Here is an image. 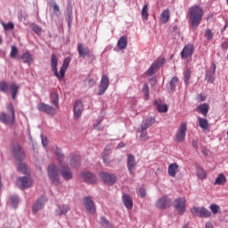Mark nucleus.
<instances>
[{
  "instance_id": "obj_6",
  "label": "nucleus",
  "mask_w": 228,
  "mask_h": 228,
  "mask_svg": "<svg viewBox=\"0 0 228 228\" xmlns=\"http://www.w3.org/2000/svg\"><path fill=\"white\" fill-rule=\"evenodd\" d=\"M167 59L165 57H159L148 69L146 71V74L148 76H154L156 74V70L159 69H161L163 67L164 63H166Z\"/></svg>"
},
{
  "instance_id": "obj_33",
  "label": "nucleus",
  "mask_w": 228,
  "mask_h": 228,
  "mask_svg": "<svg viewBox=\"0 0 228 228\" xmlns=\"http://www.w3.org/2000/svg\"><path fill=\"white\" fill-rule=\"evenodd\" d=\"M154 104L157 106L159 113H167V111H168V106L167 104H159L158 100L154 101Z\"/></svg>"
},
{
  "instance_id": "obj_61",
  "label": "nucleus",
  "mask_w": 228,
  "mask_h": 228,
  "mask_svg": "<svg viewBox=\"0 0 228 228\" xmlns=\"http://www.w3.org/2000/svg\"><path fill=\"white\" fill-rule=\"evenodd\" d=\"M139 191L142 198L145 197L146 193H145V189L143 187H141L139 189Z\"/></svg>"
},
{
  "instance_id": "obj_57",
  "label": "nucleus",
  "mask_w": 228,
  "mask_h": 228,
  "mask_svg": "<svg viewBox=\"0 0 228 228\" xmlns=\"http://www.w3.org/2000/svg\"><path fill=\"white\" fill-rule=\"evenodd\" d=\"M197 177H199V179H206V177H208V175L206 174V172H199L197 173Z\"/></svg>"
},
{
  "instance_id": "obj_48",
  "label": "nucleus",
  "mask_w": 228,
  "mask_h": 228,
  "mask_svg": "<svg viewBox=\"0 0 228 228\" xmlns=\"http://www.w3.org/2000/svg\"><path fill=\"white\" fill-rule=\"evenodd\" d=\"M32 31H34L36 35H40V33H42V27L32 23Z\"/></svg>"
},
{
  "instance_id": "obj_64",
  "label": "nucleus",
  "mask_w": 228,
  "mask_h": 228,
  "mask_svg": "<svg viewBox=\"0 0 228 228\" xmlns=\"http://www.w3.org/2000/svg\"><path fill=\"white\" fill-rule=\"evenodd\" d=\"M205 228H213V224H211L210 222H208V223L205 224Z\"/></svg>"
},
{
  "instance_id": "obj_31",
  "label": "nucleus",
  "mask_w": 228,
  "mask_h": 228,
  "mask_svg": "<svg viewBox=\"0 0 228 228\" xmlns=\"http://www.w3.org/2000/svg\"><path fill=\"white\" fill-rule=\"evenodd\" d=\"M183 77L185 86H190V80L191 79V69L190 68H187L183 72Z\"/></svg>"
},
{
  "instance_id": "obj_62",
  "label": "nucleus",
  "mask_w": 228,
  "mask_h": 228,
  "mask_svg": "<svg viewBox=\"0 0 228 228\" xmlns=\"http://www.w3.org/2000/svg\"><path fill=\"white\" fill-rule=\"evenodd\" d=\"M61 172H70V168L69 167V166H64Z\"/></svg>"
},
{
  "instance_id": "obj_19",
  "label": "nucleus",
  "mask_w": 228,
  "mask_h": 228,
  "mask_svg": "<svg viewBox=\"0 0 228 228\" xmlns=\"http://www.w3.org/2000/svg\"><path fill=\"white\" fill-rule=\"evenodd\" d=\"M81 177L85 183H88L89 184H95L97 183V177L92 172L81 173Z\"/></svg>"
},
{
  "instance_id": "obj_17",
  "label": "nucleus",
  "mask_w": 228,
  "mask_h": 228,
  "mask_svg": "<svg viewBox=\"0 0 228 228\" xmlns=\"http://www.w3.org/2000/svg\"><path fill=\"white\" fill-rule=\"evenodd\" d=\"M172 206V200L167 197H162L159 199L156 202V207L158 209H167Z\"/></svg>"
},
{
  "instance_id": "obj_3",
  "label": "nucleus",
  "mask_w": 228,
  "mask_h": 228,
  "mask_svg": "<svg viewBox=\"0 0 228 228\" xmlns=\"http://www.w3.org/2000/svg\"><path fill=\"white\" fill-rule=\"evenodd\" d=\"M202 17H204V10L200 5H193L189 9V19L191 21V28L193 31H197L199 26H200Z\"/></svg>"
},
{
  "instance_id": "obj_27",
  "label": "nucleus",
  "mask_w": 228,
  "mask_h": 228,
  "mask_svg": "<svg viewBox=\"0 0 228 228\" xmlns=\"http://www.w3.org/2000/svg\"><path fill=\"white\" fill-rule=\"evenodd\" d=\"M102 158L103 159V163L108 167L110 163H111V159H110V146H105L104 151L102 154Z\"/></svg>"
},
{
  "instance_id": "obj_28",
  "label": "nucleus",
  "mask_w": 228,
  "mask_h": 228,
  "mask_svg": "<svg viewBox=\"0 0 228 228\" xmlns=\"http://www.w3.org/2000/svg\"><path fill=\"white\" fill-rule=\"evenodd\" d=\"M136 166V160L134 159V156L133 154H129L127 156V168L129 172H133L134 170V167Z\"/></svg>"
},
{
  "instance_id": "obj_12",
  "label": "nucleus",
  "mask_w": 228,
  "mask_h": 228,
  "mask_svg": "<svg viewBox=\"0 0 228 228\" xmlns=\"http://www.w3.org/2000/svg\"><path fill=\"white\" fill-rule=\"evenodd\" d=\"M174 208L178 211L179 215H184L186 211V199L177 198L174 200Z\"/></svg>"
},
{
  "instance_id": "obj_53",
  "label": "nucleus",
  "mask_w": 228,
  "mask_h": 228,
  "mask_svg": "<svg viewBox=\"0 0 228 228\" xmlns=\"http://www.w3.org/2000/svg\"><path fill=\"white\" fill-rule=\"evenodd\" d=\"M66 20L68 21V28H72V20H74V18L72 17V14H67Z\"/></svg>"
},
{
  "instance_id": "obj_22",
  "label": "nucleus",
  "mask_w": 228,
  "mask_h": 228,
  "mask_svg": "<svg viewBox=\"0 0 228 228\" xmlns=\"http://www.w3.org/2000/svg\"><path fill=\"white\" fill-rule=\"evenodd\" d=\"M69 165L72 167V168H77V167L81 165V156L71 155Z\"/></svg>"
},
{
  "instance_id": "obj_63",
  "label": "nucleus",
  "mask_w": 228,
  "mask_h": 228,
  "mask_svg": "<svg viewBox=\"0 0 228 228\" xmlns=\"http://www.w3.org/2000/svg\"><path fill=\"white\" fill-rule=\"evenodd\" d=\"M199 100L200 102H204V101H206V96L202 95V94H200L199 95Z\"/></svg>"
},
{
  "instance_id": "obj_42",
  "label": "nucleus",
  "mask_w": 228,
  "mask_h": 228,
  "mask_svg": "<svg viewBox=\"0 0 228 228\" xmlns=\"http://www.w3.org/2000/svg\"><path fill=\"white\" fill-rule=\"evenodd\" d=\"M100 224L103 228H113L111 223L102 216L100 217Z\"/></svg>"
},
{
  "instance_id": "obj_34",
  "label": "nucleus",
  "mask_w": 228,
  "mask_h": 228,
  "mask_svg": "<svg viewBox=\"0 0 228 228\" xmlns=\"http://www.w3.org/2000/svg\"><path fill=\"white\" fill-rule=\"evenodd\" d=\"M20 58L23 61V63H27L28 65H31V63H33V57H31V53H29V52L24 53Z\"/></svg>"
},
{
  "instance_id": "obj_36",
  "label": "nucleus",
  "mask_w": 228,
  "mask_h": 228,
  "mask_svg": "<svg viewBox=\"0 0 228 228\" xmlns=\"http://www.w3.org/2000/svg\"><path fill=\"white\" fill-rule=\"evenodd\" d=\"M170 19V12L168 10H164L160 14V20L163 24H167Z\"/></svg>"
},
{
  "instance_id": "obj_7",
  "label": "nucleus",
  "mask_w": 228,
  "mask_h": 228,
  "mask_svg": "<svg viewBox=\"0 0 228 228\" xmlns=\"http://www.w3.org/2000/svg\"><path fill=\"white\" fill-rule=\"evenodd\" d=\"M16 185L20 190H28V188H31V186H33V178L29 175L19 177L16 180Z\"/></svg>"
},
{
  "instance_id": "obj_5",
  "label": "nucleus",
  "mask_w": 228,
  "mask_h": 228,
  "mask_svg": "<svg viewBox=\"0 0 228 228\" xmlns=\"http://www.w3.org/2000/svg\"><path fill=\"white\" fill-rule=\"evenodd\" d=\"M1 92L4 94H6L7 95H10L12 99V101H15L17 99V94H19V86L15 83H12L11 85L2 81L1 82Z\"/></svg>"
},
{
  "instance_id": "obj_45",
  "label": "nucleus",
  "mask_w": 228,
  "mask_h": 228,
  "mask_svg": "<svg viewBox=\"0 0 228 228\" xmlns=\"http://www.w3.org/2000/svg\"><path fill=\"white\" fill-rule=\"evenodd\" d=\"M18 53H19V49H17V46L12 45L11 47V53H10L11 58L12 59L17 58V60H20V57H17Z\"/></svg>"
},
{
  "instance_id": "obj_15",
  "label": "nucleus",
  "mask_w": 228,
  "mask_h": 228,
  "mask_svg": "<svg viewBox=\"0 0 228 228\" xmlns=\"http://www.w3.org/2000/svg\"><path fill=\"white\" fill-rule=\"evenodd\" d=\"M108 86H110V78L108 76L103 75L100 81L98 95H104L106 90H108Z\"/></svg>"
},
{
  "instance_id": "obj_4",
  "label": "nucleus",
  "mask_w": 228,
  "mask_h": 228,
  "mask_svg": "<svg viewBox=\"0 0 228 228\" xmlns=\"http://www.w3.org/2000/svg\"><path fill=\"white\" fill-rule=\"evenodd\" d=\"M7 113H1V122L6 126H15V110H13V104L12 102L6 105Z\"/></svg>"
},
{
  "instance_id": "obj_58",
  "label": "nucleus",
  "mask_w": 228,
  "mask_h": 228,
  "mask_svg": "<svg viewBox=\"0 0 228 228\" xmlns=\"http://www.w3.org/2000/svg\"><path fill=\"white\" fill-rule=\"evenodd\" d=\"M227 49H228V41L225 40L224 42L222 43V50L227 51Z\"/></svg>"
},
{
  "instance_id": "obj_43",
  "label": "nucleus",
  "mask_w": 228,
  "mask_h": 228,
  "mask_svg": "<svg viewBox=\"0 0 228 228\" xmlns=\"http://www.w3.org/2000/svg\"><path fill=\"white\" fill-rule=\"evenodd\" d=\"M51 6L53 8V13L56 17H60L61 15V12L60 11V5L54 1L51 4Z\"/></svg>"
},
{
  "instance_id": "obj_23",
  "label": "nucleus",
  "mask_w": 228,
  "mask_h": 228,
  "mask_svg": "<svg viewBox=\"0 0 228 228\" xmlns=\"http://www.w3.org/2000/svg\"><path fill=\"white\" fill-rule=\"evenodd\" d=\"M196 110L203 115V117H208V113H209V104L201 103L196 107Z\"/></svg>"
},
{
  "instance_id": "obj_20",
  "label": "nucleus",
  "mask_w": 228,
  "mask_h": 228,
  "mask_svg": "<svg viewBox=\"0 0 228 228\" xmlns=\"http://www.w3.org/2000/svg\"><path fill=\"white\" fill-rule=\"evenodd\" d=\"M154 124H156V116H150L146 119L142 120L141 127H142V129H149V127H151V126H154Z\"/></svg>"
},
{
  "instance_id": "obj_37",
  "label": "nucleus",
  "mask_w": 228,
  "mask_h": 228,
  "mask_svg": "<svg viewBox=\"0 0 228 228\" xmlns=\"http://www.w3.org/2000/svg\"><path fill=\"white\" fill-rule=\"evenodd\" d=\"M198 122H199V126H200V127H201V129H208V127H209V123L208 122L207 118H198Z\"/></svg>"
},
{
  "instance_id": "obj_24",
  "label": "nucleus",
  "mask_w": 228,
  "mask_h": 228,
  "mask_svg": "<svg viewBox=\"0 0 228 228\" xmlns=\"http://www.w3.org/2000/svg\"><path fill=\"white\" fill-rule=\"evenodd\" d=\"M122 200L126 209H133V199L129 194H123Z\"/></svg>"
},
{
  "instance_id": "obj_18",
  "label": "nucleus",
  "mask_w": 228,
  "mask_h": 228,
  "mask_svg": "<svg viewBox=\"0 0 228 228\" xmlns=\"http://www.w3.org/2000/svg\"><path fill=\"white\" fill-rule=\"evenodd\" d=\"M83 102L81 100H77L74 103L73 111L74 118H79L83 115Z\"/></svg>"
},
{
  "instance_id": "obj_44",
  "label": "nucleus",
  "mask_w": 228,
  "mask_h": 228,
  "mask_svg": "<svg viewBox=\"0 0 228 228\" xmlns=\"http://www.w3.org/2000/svg\"><path fill=\"white\" fill-rule=\"evenodd\" d=\"M18 172H29V167H28V165H26V163L19 161Z\"/></svg>"
},
{
  "instance_id": "obj_50",
  "label": "nucleus",
  "mask_w": 228,
  "mask_h": 228,
  "mask_svg": "<svg viewBox=\"0 0 228 228\" xmlns=\"http://www.w3.org/2000/svg\"><path fill=\"white\" fill-rule=\"evenodd\" d=\"M179 168L177 163H172L168 166L167 172H175Z\"/></svg>"
},
{
  "instance_id": "obj_11",
  "label": "nucleus",
  "mask_w": 228,
  "mask_h": 228,
  "mask_svg": "<svg viewBox=\"0 0 228 228\" xmlns=\"http://www.w3.org/2000/svg\"><path fill=\"white\" fill-rule=\"evenodd\" d=\"M102 183L105 184H115L117 183V176L114 174L109 173V172H101L99 174Z\"/></svg>"
},
{
  "instance_id": "obj_16",
  "label": "nucleus",
  "mask_w": 228,
  "mask_h": 228,
  "mask_svg": "<svg viewBox=\"0 0 228 228\" xmlns=\"http://www.w3.org/2000/svg\"><path fill=\"white\" fill-rule=\"evenodd\" d=\"M193 51H195V46L193 45H186L181 52L182 60H186V58H191V56H193Z\"/></svg>"
},
{
  "instance_id": "obj_60",
  "label": "nucleus",
  "mask_w": 228,
  "mask_h": 228,
  "mask_svg": "<svg viewBox=\"0 0 228 228\" xmlns=\"http://www.w3.org/2000/svg\"><path fill=\"white\" fill-rule=\"evenodd\" d=\"M191 145H192L193 149H195L196 151L199 149V144L195 139L192 140Z\"/></svg>"
},
{
  "instance_id": "obj_39",
  "label": "nucleus",
  "mask_w": 228,
  "mask_h": 228,
  "mask_svg": "<svg viewBox=\"0 0 228 228\" xmlns=\"http://www.w3.org/2000/svg\"><path fill=\"white\" fill-rule=\"evenodd\" d=\"M55 156L58 159L59 163H62L63 159H65V155L61 152V149L59 147L55 150Z\"/></svg>"
},
{
  "instance_id": "obj_13",
  "label": "nucleus",
  "mask_w": 228,
  "mask_h": 228,
  "mask_svg": "<svg viewBox=\"0 0 228 228\" xmlns=\"http://www.w3.org/2000/svg\"><path fill=\"white\" fill-rule=\"evenodd\" d=\"M186 131H188V126H186V122H183L176 132L177 143H183L184 142V138H186Z\"/></svg>"
},
{
  "instance_id": "obj_38",
  "label": "nucleus",
  "mask_w": 228,
  "mask_h": 228,
  "mask_svg": "<svg viewBox=\"0 0 228 228\" xmlns=\"http://www.w3.org/2000/svg\"><path fill=\"white\" fill-rule=\"evenodd\" d=\"M9 204L14 209H17V206L19 204V197L17 196H11L9 198Z\"/></svg>"
},
{
  "instance_id": "obj_41",
  "label": "nucleus",
  "mask_w": 228,
  "mask_h": 228,
  "mask_svg": "<svg viewBox=\"0 0 228 228\" xmlns=\"http://www.w3.org/2000/svg\"><path fill=\"white\" fill-rule=\"evenodd\" d=\"M1 25L3 26L4 31H12V29H13V28H15V25L13 24V22L9 21L7 23L2 22Z\"/></svg>"
},
{
  "instance_id": "obj_21",
  "label": "nucleus",
  "mask_w": 228,
  "mask_h": 228,
  "mask_svg": "<svg viewBox=\"0 0 228 228\" xmlns=\"http://www.w3.org/2000/svg\"><path fill=\"white\" fill-rule=\"evenodd\" d=\"M69 211H70V207L69 205L61 204L58 205L56 214L58 216H62V215H67Z\"/></svg>"
},
{
  "instance_id": "obj_1",
  "label": "nucleus",
  "mask_w": 228,
  "mask_h": 228,
  "mask_svg": "<svg viewBox=\"0 0 228 228\" xmlns=\"http://www.w3.org/2000/svg\"><path fill=\"white\" fill-rule=\"evenodd\" d=\"M50 102L52 105H49L47 103L40 102L37 105V110L38 111H41L42 113H46V115H51L52 117H54L58 111V108H60V95L57 92H53L50 94Z\"/></svg>"
},
{
  "instance_id": "obj_14",
  "label": "nucleus",
  "mask_w": 228,
  "mask_h": 228,
  "mask_svg": "<svg viewBox=\"0 0 228 228\" xmlns=\"http://www.w3.org/2000/svg\"><path fill=\"white\" fill-rule=\"evenodd\" d=\"M84 207L87 213H90V215H95V202L91 197L86 196L84 198Z\"/></svg>"
},
{
  "instance_id": "obj_54",
  "label": "nucleus",
  "mask_w": 228,
  "mask_h": 228,
  "mask_svg": "<svg viewBox=\"0 0 228 228\" xmlns=\"http://www.w3.org/2000/svg\"><path fill=\"white\" fill-rule=\"evenodd\" d=\"M210 209H211L212 213H214V215H216V213H218V210L220 209V207L216 204H212L210 206Z\"/></svg>"
},
{
  "instance_id": "obj_2",
  "label": "nucleus",
  "mask_w": 228,
  "mask_h": 228,
  "mask_svg": "<svg viewBox=\"0 0 228 228\" xmlns=\"http://www.w3.org/2000/svg\"><path fill=\"white\" fill-rule=\"evenodd\" d=\"M69 65H70V58L67 57L64 59L62 62V65L60 69V73H58V57L54 53L52 54L51 69L55 77H57V79H63V77H65V72H67V69H69Z\"/></svg>"
},
{
  "instance_id": "obj_47",
  "label": "nucleus",
  "mask_w": 228,
  "mask_h": 228,
  "mask_svg": "<svg viewBox=\"0 0 228 228\" xmlns=\"http://www.w3.org/2000/svg\"><path fill=\"white\" fill-rule=\"evenodd\" d=\"M149 92H150L149 85L144 84L142 86V94L144 95V101H149Z\"/></svg>"
},
{
  "instance_id": "obj_9",
  "label": "nucleus",
  "mask_w": 228,
  "mask_h": 228,
  "mask_svg": "<svg viewBox=\"0 0 228 228\" xmlns=\"http://www.w3.org/2000/svg\"><path fill=\"white\" fill-rule=\"evenodd\" d=\"M191 213L200 218H209L211 216V212L204 207H194L191 209Z\"/></svg>"
},
{
  "instance_id": "obj_59",
  "label": "nucleus",
  "mask_w": 228,
  "mask_h": 228,
  "mask_svg": "<svg viewBox=\"0 0 228 228\" xmlns=\"http://www.w3.org/2000/svg\"><path fill=\"white\" fill-rule=\"evenodd\" d=\"M101 122H102V119H97V123L94 125V129H101V126H99V124H101Z\"/></svg>"
},
{
  "instance_id": "obj_52",
  "label": "nucleus",
  "mask_w": 228,
  "mask_h": 228,
  "mask_svg": "<svg viewBox=\"0 0 228 228\" xmlns=\"http://www.w3.org/2000/svg\"><path fill=\"white\" fill-rule=\"evenodd\" d=\"M205 37H207V40H212L214 37L213 31H211L210 28H207L205 31Z\"/></svg>"
},
{
  "instance_id": "obj_32",
  "label": "nucleus",
  "mask_w": 228,
  "mask_h": 228,
  "mask_svg": "<svg viewBox=\"0 0 228 228\" xmlns=\"http://www.w3.org/2000/svg\"><path fill=\"white\" fill-rule=\"evenodd\" d=\"M50 180L52 181L53 184H55V186H58L60 184V175L56 172H50L48 174Z\"/></svg>"
},
{
  "instance_id": "obj_55",
  "label": "nucleus",
  "mask_w": 228,
  "mask_h": 228,
  "mask_svg": "<svg viewBox=\"0 0 228 228\" xmlns=\"http://www.w3.org/2000/svg\"><path fill=\"white\" fill-rule=\"evenodd\" d=\"M48 172H58V167L54 164H50L47 167Z\"/></svg>"
},
{
  "instance_id": "obj_26",
  "label": "nucleus",
  "mask_w": 228,
  "mask_h": 228,
  "mask_svg": "<svg viewBox=\"0 0 228 228\" xmlns=\"http://www.w3.org/2000/svg\"><path fill=\"white\" fill-rule=\"evenodd\" d=\"M77 51L80 58H86L90 54V49L86 48L82 44H77Z\"/></svg>"
},
{
  "instance_id": "obj_49",
  "label": "nucleus",
  "mask_w": 228,
  "mask_h": 228,
  "mask_svg": "<svg viewBox=\"0 0 228 228\" xmlns=\"http://www.w3.org/2000/svg\"><path fill=\"white\" fill-rule=\"evenodd\" d=\"M61 177L65 179V181H70V179L73 177L71 172H61Z\"/></svg>"
},
{
  "instance_id": "obj_51",
  "label": "nucleus",
  "mask_w": 228,
  "mask_h": 228,
  "mask_svg": "<svg viewBox=\"0 0 228 228\" xmlns=\"http://www.w3.org/2000/svg\"><path fill=\"white\" fill-rule=\"evenodd\" d=\"M67 15H72V1L68 0V4L66 8Z\"/></svg>"
},
{
  "instance_id": "obj_30",
  "label": "nucleus",
  "mask_w": 228,
  "mask_h": 228,
  "mask_svg": "<svg viewBox=\"0 0 228 228\" xmlns=\"http://www.w3.org/2000/svg\"><path fill=\"white\" fill-rule=\"evenodd\" d=\"M227 183V178H225V175L224 174H219L218 176L216 178L214 184L224 186Z\"/></svg>"
},
{
  "instance_id": "obj_56",
  "label": "nucleus",
  "mask_w": 228,
  "mask_h": 228,
  "mask_svg": "<svg viewBox=\"0 0 228 228\" xmlns=\"http://www.w3.org/2000/svg\"><path fill=\"white\" fill-rule=\"evenodd\" d=\"M41 141L43 147H47V145H49V141L47 140L46 136H42Z\"/></svg>"
},
{
  "instance_id": "obj_46",
  "label": "nucleus",
  "mask_w": 228,
  "mask_h": 228,
  "mask_svg": "<svg viewBox=\"0 0 228 228\" xmlns=\"http://www.w3.org/2000/svg\"><path fill=\"white\" fill-rule=\"evenodd\" d=\"M148 8H149V5L146 4L143 5V7L142 9V17L145 20H147V19H149V11H147Z\"/></svg>"
},
{
  "instance_id": "obj_29",
  "label": "nucleus",
  "mask_w": 228,
  "mask_h": 228,
  "mask_svg": "<svg viewBox=\"0 0 228 228\" xmlns=\"http://www.w3.org/2000/svg\"><path fill=\"white\" fill-rule=\"evenodd\" d=\"M177 83H179V78L177 77H173L169 81V84H167V90L169 92H175Z\"/></svg>"
},
{
  "instance_id": "obj_40",
  "label": "nucleus",
  "mask_w": 228,
  "mask_h": 228,
  "mask_svg": "<svg viewBox=\"0 0 228 228\" xmlns=\"http://www.w3.org/2000/svg\"><path fill=\"white\" fill-rule=\"evenodd\" d=\"M139 133H141L140 140H142V142H147V140H149V134H147V129H143V126H141V130L139 131Z\"/></svg>"
},
{
  "instance_id": "obj_8",
  "label": "nucleus",
  "mask_w": 228,
  "mask_h": 228,
  "mask_svg": "<svg viewBox=\"0 0 228 228\" xmlns=\"http://www.w3.org/2000/svg\"><path fill=\"white\" fill-rule=\"evenodd\" d=\"M12 152L16 161H22L26 159V151L22 149L20 144L15 143L12 147Z\"/></svg>"
},
{
  "instance_id": "obj_10",
  "label": "nucleus",
  "mask_w": 228,
  "mask_h": 228,
  "mask_svg": "<svg viewBox=\"0 0 228 228\" xmlns=\"http://www.w3.org/2000/svg\"><path fill=\"white\" fill-rule=\"evenodd\" d=\"M215 76H216V64L215 62L211 63L210 69L205 71V79L207 83H215Z\"/></svg>"
},
{
  "instance_id": "obj_35",
  "label": "nucleus",
  "mask_w": 228,
  "mask_h": 228,
  "mask_svg": "<svg viewBox=\"0 0 228 228\" xmlns=\"http://www.w3.org/2000/svg\"><path fill=\"white\" fill-rule=\"evenodd\" d=\"M118 47L122 51L127 47V37L122 36L118 41Z\"/></svg>"
},
{
  "instance_id": "obj_25",
  "label": "nucleus",
  "mask_w": 228,
  "mask_h": 228,
  "mask_svg": "<svg viewBox=\"0 0 228 228\" xmlns=\"http://www.w3.org/2000/svg\"><path fill=\"white\" fill-rule=\"evenodd\" d=\"M45 202V200H44L43 197L39 198L32 208L33 213H35V214L38 213V211H40V209H42L44 208Z\"/></svg>"
}]
</instances>
